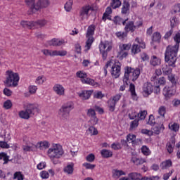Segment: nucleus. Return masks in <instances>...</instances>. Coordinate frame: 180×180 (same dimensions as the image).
Segmentation results:
<instances>
[{"mask_svg":"<svg viewBox=\"0 0 180 180\" xmlns=\"http://www.w3.org/2000/svg\"><path fill=\"white\" fill-rule=\"evenodd\" d=\"M141 68H136V69L131 67L127 66L124 68V75L123 78L124 84L120 87V91H124L126 89V85H129L130 79L134 82L137 81V79L141 74Z\"/></svg>","mask_w":180,"mask_h":180,"instance_id":"obj_1","label":"nucleus"},{"mask_svg":"<svg viewBox=\"0 0 180 180\" xmlns=\"http://www.w3.org/2000/svg\"><path fill=\"white\" fill-rule=\"evenodd\" d=\"M178 50L179 48L178 45L168 46L166 48L165 52V61L169 65L175 67V63H176V56H178Z\"/></svg>","mask_w":180,"mask_h":180,"instance_id":"obj_2","label":"nucleus"},{"mask_svg":"<svg viewBox=\"0 0 180 180\" xmlns=\"http://www.w3.org/2000/svg\"><path fill=\"white\" fill-rule=\"evenodd\" d=\"M25 2L30 6V15L36 13L41 8H47L49 6V1L47 0H25Z\"/></svg>","mask_w":180,"mask_h":180,"instance_id":"obj_3","label":"nucleus"},{"mask_svg":"<svg viewBox=\"0 0 180 180\" xmlns=\"http://www.w3.org/2000/svg\"><path fill=\"white\" fill-rule=\"evenodd\" d=\"M40 113V108L37 104H27L25 110H21L19 112V116L21 119L28 120L30 119V117L34 116Z\"/></svg>","mask_w":180,"mask_h":180,"instance_id":"obj_4","label":"nucleus"},{"mask_svg":"<svg viewBox=\"0 0 180 180\" xmlns=\"http://www.w3.org/2000/svg\"><path fill=\"white\" fill-rule=\"evenodd\" d=\"M74 109V102L68 101L64 103L58 110V116L62 120H67L70 117L71 110Z\"/></svg>","mask_w":180,"mask_h":180,"instance_id":"obj_5","label":"nucleus"},{"mask_svg":"<svg viewBox=\"0 0 180 180\" xmlns=\"http://www.w3.org/2000/svg\"><path fill=\"white\" fill-rule=\"evenodd\" d=\"M63 154V148L58 144H53L47 151V155L51 161H54L56 158H60Z\"/></svg>","mask_w":180,"mask_h":180,"instance_id":"obj_6","label":"nucleus"},{"mask_svg":"<svg viewBox=\"0 0 180 180\" xmlns=\"http://www.w3.org/2000/svg\"><path fill=\"white\" fill-rule=\"evenodd\" d=\"M7 77L5 84L7 86H18V82H19V75L12 71L6 72Z\"/></svg>","mask_w":180,"mask_h":180,"instance_id":"obj_7","label":"nucleus"},{"mask_svg":"<svg viewBox=\"0 0 180 180\" xmlns=\"http://www.w3.org/2000/svg\"><path fill=\"white\" fill-rule=\"evenodd\" d=\"M99 50L103 60H106L108 53L112 50V44L109 41H101L99 44Z\"/></svg>","mask_w":180,"mask_h":180,"instance_id":"obj_8","label":"nucleus"},{"mask_svg":"<svg viewBox=\"0 0 180 180\" xmlns=\"http://www.w3.org/2000/svg\"><path fill=\"white\" fill-rule=\"evenodd\" d=\"M89 11H95L94 5H86L80 9L79 18L82 19V20L88 19V18H89Z\"/></svg>","mask_w":180,"mask_h":180,"instance_id":"obj_9","label":"nucleus"},{"mask_svg":"<svg viewBox=\"0 0 180 180\" xmlns=\"http://www.w3.org/2000/svg\"><path fill=\"white\" fill-rule=\"evenodd\" d=\"M41 53L44 56L50 57H54V56H60V57H64V56H67V51H57V50H49V49H43L41 50Z\"/></svg>","mask_w":180,"mask_h":180,"instance_id":"obj_10","label":"nucleus"},{"mask_svg":"<svg viewBox=\"0 0 180 180\" xmlns=\"http://www.w3.org/2000/svg\"><path fill=\"white\" fill-rule=\"evenodd\" d=\"M122 70V63L120 62H115L111 68V75L112 78H119L120 77Z\"/></svg>","mask_w":180,"mask_h":180,"instance_id":"obj_11","label":"nucleus"},{"mask_svg":"<svg viewBox=\"0 0 180 180\" xmlns=\"http://www.w3.org/2000/svg\"><path fill=\"white\" fill-rule=\"evenodd\" d=\"M130 47L131 45L129 44H122L119 46L120 51H118V55L122 58H125L127 57L129 53H127L130 50Z\"/></svg>","mask_w":180,"mask_h":180,"instance_id":"obj_12","label":"nucleus"},{"mask_svg":"<svg viewBox=\"0 0 180 180\" xmlns=\"http://www.w3.org/2000/svg\"><path fill=\"white\" fill-rule=\"evenodd\" d=\"M153 91H154V86H153L151 83L148 82L143 84L142 94L143 96H145V98H147V96L151 95Z\"/></svg>","mask_w":180,"mask_h":180,"instance_id":"obj_13","label":"nucleus"},{"mask_svg":"<svg viewBox=\"0 0 180 180\" xmlns=\"http://www.w3.org/2000/svg\"><path fill=\"white\" fill-rule=\"evenodd\" d=\"M141 139H136V135L129 134L127 136L125 143H131L132 146H139L141 144Z\"/></svg>","mask_w":180,"mask_h":180,"instance_id":"obj_14","label":"nucleus"},{"mask_svg":"<svg viewBox=\"0 0 180 180\" xmlns=\"http://www.w3.org/2000/svg\"><path fill=\"white\" fill-rule=\"evenodd\" d=\"M146 116H147V111L146 110L141 111L139 114H137V112H131L129 114V117L131 120L136 119L137 117L140 120H144V119H146Z\"/></svg>","mask_w":180,"mask_h":180,"instance_id":"obj_15","label":"nucleus"},{"mask_svg":"<svg viewBox=\"0 0 180 180\" xmlns=\"http://www.w3.org/2000/svg\"><path fill=\"white\" fill-rule=\"evenodd\" d=\"M124 26V30L127 33H129V32L134 33V32H136V29H137V26L134 25V21H127Z\"/></svg>","mask_w":180,"mask_h":180,"instance_id":"obj_16","label":"nucleus"},{"mask_svg":"<svg viewBox=\"0 0 180 180\" xmlns=\"http://www.w3.org/2000/svg\"><path fill=\"white\" fill-rule=\"evenodd\" d=\"M53 90L58 96H64V95H65V89L60 84H55L53 87Z\"/></svg>","mask_w":180,"mask_h":180,"instance_id":"obj_17","label":"nucleus"},{"mask_svg":"<svg viewBox=\"0 0 180 180\" xmlns=\"http://www.w3.org/2000/svg\"><path fill=\"white\" fill-rule=\"evenodd\" d=\"M129 11H130V4L128 1H124L122 3L121 13L122 15H127V13H129Z\"/></svg>","mask_w":180,"mask_h":180,"instance_id":"obj_18","label":"nucleus"},{"mask_svg":"<svg viewBox=\"0 0 180 180\" xmlns=\"http://www.w3.org/2000/svg\"><path fill=\"white\" fill-rule=\"evenodd\" d=\"M129 20V18H127L125 20H123V18H120V16H115L114 18L112 19V22L115 25H123V26H124V25H126V22H127Z\"/></svg>","mask_w":180,"mask_h":180,"instance_id":"obj_19","label":"nucleus"},{"mask_svg":"<svg viewBox=\"0 0 180 180\" xmlns=\"http://www.w3.org/2000/svg\"><path fill=\"white\" fill-rule=\"evenodd\" d=\"M87 116H89V117H92V119H94V122L93 124H98V119L96 116V113L95 112V110L90 108L87 110V113H86Z\"/></svg>","mask_w":180,"mask_h":180,"instance_id":"obj_20","label":"nucleus"},{"mask_svg":"<svg viewBox=\"0 0 180 180\" xmlns=\"http://www.w3.org/2000/svg\"><path fill=\"white\" fill-rule=\"evenodd\" d=\"M65 41L63 39H53L52 40L49 41V46H63Z\"/></svg>","mask_w":180,"mask_h":180,"instance_id":"obj_21","label":"nucleus"},{"mask_svg":"<svg viewBox=\"0 0 180 180\" xmlns=\"http://www.w3.org/2000/svg\"><path fill=\"white\" fill-rule=\"evenodd\" d=\"M91 95H92V91L84 90L79 94V98H82L83 101H86V99H89L91 98Z\"/></svg>","mask_w":180,"mask_h":180,"instance_id":"obj_22","label":"nucleus"},{"mask_svg":"<svg viewBox=\"0 0 180 180\" xmlns=\"http://www.w3.org/2000/svg\"><path fill=\"white\" fill-rule=\"evenodd\" d=\"M170 67L171 65H169V64H164L162 65V70L165 75H171V73L172 72V68Z\"/></svg>","mask_w":180,"mask_h":180,"instance_id":"obj_23","label":"nucleus"},{"mask_svg":"<svg viewBox=\"0 0 180 180\" xmlns=\"http://www.w3.org/2000/svg\"><path fill=\"white\" fill-rule=\"evenodd\" d=\"M174 147H175V139H172L166 145V148L169 154L174 153Z\"/></svg>","mask_w":180,"mask_h":180,"instance_id":"obj_24","label":"nucleus"},{"mask_svg":"<svg viewBox=\"0 0 180 180\" xmlns=\"http://www.w3.org/2000/svg\"><path fill=\"white\" fill-rule=\"evenodd\" d=\"M95 29H96V27L95 25H91L89 26L87 29V32L86 34V37H94V34H95Z\"/></svg>","mask_w":180,"mask_h":180,"instance_id":"obj_25","label":"nucleus"},{"mask_svg":"<svg viewBox=\"0 0 180 180\" xmlns=\"http://www.w3.org/2000/svg\"><path fill=\"white\" fill-rule=\"evenodd\" d=\"M150 65H153V67H157V65H160L161 64V59L158 58L155 56H153L150 60Z\"/></svg>","mask_w":180,"mask_h":180,"instance_id":"obj_26","label":"nucleus"},{"mask_svg":"<svg viewBox=\"0 0 180 180\" xmlns=\"http://www.w3.org/2000/svg\"><path fill=\"white\" fill-rule=\"evenodd\" d=\"M131 162L133 164H135V165H141L142 164H144L146 162V160L143 158H139L136 156H134L131 159Z\"/></svg>","mask_w":180,"mask_h":180,"instance_id":"obj_27","label":"nucleus"},{"mask_svg":"<svg viewBox=\"0 0 180 180\" xmlns=\"http://www.w3.org/2000/svg\"><path fill=\"white\" fill-rule=\"evenodd\" d=\"M122 175H126V173L123 170H118L117 169L112 170V178L117 179L122 176Z\"/></svg>","mask_w":180,"mask_h":180,"instance_id":"obj_28","label":"nucleus"},{"mask_svg":"<svg viewBox=\"0 0 180 180\" xmlns=\"http://www.w3.org/2000/svg\"><path fill=\"white\" fill-rule=\"evenodd\" d=\"M101 154L102 155L103 158H110L112 155H113V152L106 150V149H103L101 151Z\"/></svg>","mask_w":180,"mask_h":180,"instance_id":"obj_29","label":"nucleus"},{"mask_svg":"<svg viewBox=\"0 0 180 180\" xmlns=\"http://www.w3.org/2000/svg\"><path fill=\"white\" fill-rule=\"evenodd\" d=\"M21 26L23 27H28L29 29H34V25L36 23L34 24V21H21L20 22Z\"/></svg>","mask_w":180,"mask_h":180,"instance_id":"obj_30","label":"nucleus"},{"mask_svg":"<svg viewBox=\"0 0 180 180\" xmlns=\"http://www.w3.org/2000/svg\"><path fill=\"white\" fill-rule=\"evenodd\" d=\"M153 133L155 134H160L162 130H164V127L162 124H156L153 128Z\"/></svg>","mask_w":180,"mask_h":180,"instance_id":"obj_31","label":"nucleus"},{"mask_svg":"<svg viewBox=\"0 0 180 180\" xmlns=\"http://www.w3.org/2000/svg\"><path fill=\"white\" fill-rule=\"evenodd\" d=\"M129 178L131 180H141V174L137 172H132L128 174Z\"/></svg>","mask_w":180,"mask_h":180,"instance_id":"obj_32","label":"nucleus"},{"mask_svg":"<svg viewBox=\"0 0 180 180\" xmlns=\"http://www.w3.org/2000/svg\"><path fill=\"white\" fill-rule=\"evenodd\" d=\"M82 84H86L87 85H91L92 86H96L98 85L96 82H95V80L93 79L86 77L85 79L82 80Z\"/></svg>","mask_w":180,"mask_h":180,"instance_id":"obj_33","label":"nucleus"},{"mask_svg":"<svg viewBox=\"0 0 180 180\" xmlns=\"http://www.w3.org/2000/svg\"><path fill=\"white\" fill-rule=\"evenodd\" d=\"M169 167H172V161H171V160L162 162L160 165V168L162 169H167V168H169Z\"/></svg>","mask_w":180,"mask_h":180,"instance_id":"obj_34","label":"nucleus"},{"mask_svg":"<svg viewBox=\"0 0 180 180\" xmlns=\"http://www.w3.org/2000/svg\"><path fill=\"white\" fill-rule=\"evenodd\" d=\"M64 172L68 174V175H72L74 173V165H68L63 169Z\"/></svg>","mask_w":180,"mask_h":180,"instance_id":"obj_35","label":"nucleus"},{"mask_svg":"<svg viewBox=\"0 0 180 180\" xmlns=\"http://www.w3.org/2000/svg\"><path fill=\"white\" fill-rule=\"evenodd\" d=\"M37 147H38V148H40L41 150V148H49V147H50V143L46 141H41L37 144L36 148Z\"/></svg>","mask_w":180,"mask_h":180,"instance_id":"obj_36","label":"nucleus"},{"mask_svg":"<svg viewBox=\"0 0 180 180\" xmlns=\"http://www.w3.org/2000/svg\"><path fill=\"white\" fill-rule=\"evenodd\" d=\"M36 23L35 25H34V28L36 27H43V26H45L47 24V21L46 20H40L38 21H34V24Z\"/></svg>","mask_w":180,"mask_h":180,"instance_id":"obj_37","label":"nucleus"},{"mask_svg":"<svg viewBox=\"0 0 180 180\" xmlns=\"http://www.w3.org/2000/svg\"><path fill=\"white\" fill-rule=\"evenodd\" d=\"M108 108L110 112H115L116 104L110 98L108 101Z\"/></svg>","mask_w":180,"mask_h":180,"instance_id":"obj_38","label":"nucleus"},{"mask_svg":"<svg viewBox=\"0 0 180 180\" xmlns=\"http://www.w3.org/2000/svg\"><path fill=\"white\" fill-rule=\"evenodd\" d=\"M110 6L112 9H117V8H120L122 6V1L120 0H112Z\"/></svg>","mask_w":180,"mask_h":180,"instance_id":"obj_39","label":"nucleus"},{"mask_svg":"<svg viewBox=\"0 0 180 180\" xmlns=\"http://www.w3.org/2000/svg\"><path fill=\"white\" fill-rule=\"evenodd\" d=\"M129 91L133 99H136V98H137V94H136V86L132 83H131L129 85Z\"/></svg>","mask_w":180,"mask_h":180,"instance_id":"obj_40","label":"nucleus"},{"mask_svg":"<svg viewBox=\"0 0 180 180\" xmlns=\"http://www.w3.org/2000/svg\"><path fill=\"white\" fill-rule=\"evenodd\" d=\"M172 91L171 90V88L169 87H165L163 89V95L166 97V98H169L171 96H172Z\"/></svg>","mask_w":180,"mask_h":180,"instance_id":"obj_41","label":"nucleus"},{"mask_svg":"<svg viewBox=\"0 0 180 180\" xmlns=\"http://www.w3.org/2000/svg\"><path fill=\"white\" fill-rule=\"evenodd\" d=\"M88 39L87 41H86V50H89L91 49V46H92V43H94V37H86Z\"/></svg>","mask_w":180,"mask_h":180,"instance_id":"obj_42","label":"nucleus"},{"mask_svg":"<svg viewBox=\"0 0 180 180\" xmlns=\"http://www.w3.org/2000/svg\"><path fill=\"white\" fill-rule=\"evenodd\" d=\"M76 77H77V78H80L81 82H82L83 79H85V78H87L88 75L83 71H78L76 73Z\"/></svg>","mask_w":180,"mask_h":180,"instance_id":"obj_43","label":"nucleus"},{"mask_svg":"<svg viewBox=\"0 0 180 180\" xmlns=\"http://www.w3.org/2000/svg\"><path fill=\"white\" fill-rule=\"evenodd\" d=\"M141 151L143 155H150V154H151V150H150V148H148L147 146H143L141 148Z\"/></svg>","mask_w":180,"mask_h":180,"instance_id":"obj_44","label":"nucleus"},{"mask_svg":"<svg viewBox=\"0 0 180 180\" xmlns=\"http://www.w3.org/2000/svg\"><path fill=\"white\" fill-rule=\"evenodd\" d=\"M140 119L136 118L134 121L131 122L130 129L131 130H134V129H137L139 127V122Z\"/></svg>","mask_w":180,"mask_h":180,"instance_id":"obj_45","label":"nucleus"},{"mask_svg":"<svg viewBox=\"0 0 180 180\" xmlns=\"http://www.w3.org/2000/svg\"><path fill=\"white\" fill-rule=\"evenodd\" d=\"M176 25H178V18L176 16L172 17L170 18V26L172 29H174Z\"/></svg>","mask_w":180,"mask_h":180,"instance_id":"obj_46","label":"nucleus"},{"mask_svg":"<svg viewBox=\"0 0 180 180\" xmlns=\"http://www.w3.org/2000/svg\"><path fill=\"white\" fill-rule=\"evenodd\" d=\"M168 78H169V81L172 82V86H175L176 85V82H178V79L175 78V75L171 74L168 76Z\"/></svg>","mask_w":180,"mask_h":180,"instance_id":"obj_47","label":"nucleus"},{"mask_svg":"<svg viewBox=\"0 0 180 180\" xmlns=\"http://www.w3.org/2000/svg\"><path fill=\"white\" fill-rule=\"evenodd\" d=\"M0 160H3L4 161V164H6L9 161V156L4 152L0 153Z\"/></svg>","mask_w":180,"mask_h":180,"instance_id":"obj_48","label":"nucleus"},{"mask_svg":"<svg viewBox=\"0 0 180 180\" xmlns=\"http://www.w3.org/2000/svg\"><path fill=\"white\" fill-rule=\"evenodd\" d=\"M110 13H112V8L110 7H108L105 10V13H103L102 17V19L104 20V22L106 21V18H108Z\"/></svg>","mask_w":180,"mask_h":180,"instance_id":"obj_49","label":"nucleus"},{"mask_svg":"<svg viewBox=\"0 0 180 180\" xmlns=\"http://www.w3.org/2000/svg\"><path fill=\"white\" fill-rule=\"evenodd\" d=\"M152 40L153 41L160 42V40H161V34H160V32H158L153 33Z\"/></svg>","mask_w":180,"mask_h":180,"instance_id":"obj_50","label":"nucleus"},{"mask_svg":"<svg viewBox=\"0 0 180 180\" xmlns=\"http://www.w3.org/2000/svg\"><path fill=\"white\" fill-rule=\"evenodd\" d=\"M14 179H18V180H23L25 179V176L22 174L20 172H16L14 173Z\"/></svg>","mask_w":180,"mask_h":180,"instance_id":"obj_51","label":"nucleus"},{"mask_svg":"<svg viewBox=\"0 0 180 180\" xmlns=\"http://www.w3.org/2000/svg\"><path fill=\"white\" fill-rule=\"evenodd\" d=\"M72 0H69L66 4H65V9L67 12H70L71 9H72Z\"/></svg>","mask_w":180,"mask_h":180,"instance_id":"obj_52","label":"nucleus"},{"mask_svg":"<svg viewBox=\"0 0 180 180\" xmlns=\"http://www.w3.org/2000/svg\"><path fill=\"white\" fill-rule=\"evenodd\" d=\"M22 150H24V151H34V150H36V145L24 146H22Z\"/></svg>","mask_w":180,"mask_h":180,"instance_id":"obj_53","label":"nucleus"},{"mask_svg":"<svg viewBox=\"0 0 180 180\" xmlns=\"http://www.w3.org/2000/svg\"><path fill=\"white\" fill-rule=\"evenodd\" d=\"M169 128L173 131H178V130H179V124H178L177 123L169 124Z\"/></svg>","mask_w":180,"mask_h":180,"instance_id":"obj_54","label":"nucleus"},{"mask_svg":"<svg viewBox=\"0 0 180 180\" xmlns=\"http://www.w3.org/2000/svg\"><path fill=\"white\" fill-rule=\"evenodd\" d=\"M115 35L118 39H124L125 37H127V32L126 31L124 32H117L115 33Z\"/></svg>","mask_w":180,"mask_h":180,"instance_id":"obj_55","label":"nucleus"},{"mask_svg":"<svg viewBox=\"0 0 180 180\" xmlns=\"http://www.w3.org/2000/svg\"><path fill=\"white\" fill-rule=\"evenodd\" d=\"M131 51L133 54H137V53H140L141 50L140 49V46H139V44H134L132 46Z\"/></svg>","mask_w":180,"mask_h":180,"instance_id":"obj_56","label":"nucleus"},{"mask_svg":"<svg viewBox=\"0 0 180 180\" xmlns=\"http://www.w3.org/2000/svg\"><path fill=\"white\" fill-rule=\"evenodd\" d=\"M88 131L91 136H96V134H98V129L92 126L88 129Z\"/></svg>","mask_w":180,"mask_h":180,"instance_id":"obj_57","label":"nucleus"},{"mask_svg":"<svg viewBox=\"0 0 180 180\" xmlns=\"http://www.w3.org/2000/svg\"><path fill=\"white\" fill-rule=\"evenodd\" d=\"M111 148L115 150H120L122 148V145L119 142H114L111 145Z\"/></svg>","mask_w":180,"mask_h":180,"instance_id":"obj_58","label":"nucleus"},{"mask_svg":"<svg viewBox=\"0 0 180 180\" xmlns=\"http://www.w3.org/2000/svg\"><path fill=\"white\" fill-rule=\"evenodd\" d=\"M167 112V108L165 106H160L158 110V113L160 115V116H162L164 117L165 113Z\"/></svg>","mask_w":180,"mask_h":180,"instance_id":"obj_59","label":"nucleus"},{"mask_svg":"<svg viewBox=\"0 0 180 180\" xmlns=\"http://www.w3.org/2000/svg\"><path fill=\"white\" fill-rule=\"evenodd\" d=\"M140 57H141L142 61H143V62L148 61V60H150V56H148V54H147L144 52L141 53Z\"/></svg>","mask_w":180,"mask_h":180,"instance_id":"obj_60","label":"nucleus"},{"mask_svg":"<svg viewBox=\"0 0 180 180\" xmlns=\"http://www.w3.org/2000/svg\"><path fill=\"white\" fill-rule=\"evenodd\" d=\"M135 41H136L139 45L140 49H146V44L144 43V41H143V40L139 39V38H136Z\"/></svg>","mask_w":180,"mask_h":180,"instance_id":"obj_61","label":"nucleus"},{"mask_svg":"<svg viewBox=\"0 0 180 180\" xmlns=\"http://www.w3.org/2000/svg\"><path fill=\"white\" fill-rule=\"evenodd\" d=\"M174 40L176 42L175 46H178V48L179 49V43H180V34L177 33L174 37Z\"/></svg>","mask_w":180,"mask_h":180,"instance_id":"obj_62","label":"nucleus"},{"mask_svg":"<svg viewBox=\"0 0 180 180\" xmlns=\"http://www.w3.org/2000/svg\"><path fill=\"white\" fill-rule=\"evenodd\" d=\"M44 81H46V78L43 76H39L37 78L35 82L36 84H44Z\"/></svg>","mask_w":180,"mask_h":180,"instance_id":"obj_63","label":"nucleus"},{"mask_svg":"<svg viewBox=\"0 0 180 180\" xmlns=\"http://www.w3.org/2000/svg\"><path fill=\"white\" fill-rule=\"evenodd\" d=\"M4 108H5V109H11L12 108V101H11V100L6 101L4 103Z\"/></svg>","mask_w":180,"mask_h":180,"instance_id":"obj_64","label":"nucleus"}]
</instances>
